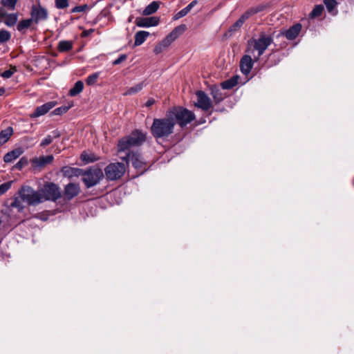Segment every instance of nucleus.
Masks as SVG:
<instances>
[{
    "label": "nucleus",
    "mask_w": 354,
    "mask_h": 354,
    "mask_svg": "<svg viewBox=\"0 0 354 354\" xmlns=\"http://www.w3.org/2000/svg\"><path fill=\"white\" fill-rule=\"evenodd\" d=\"M160 19L157 17H137L136 24L138 27L149 28L156 26L159 24Z\"/></svg>",
    "instance_id": "nucleus-12"
},
{
    "label": "nucleus",
    "mask_w": 354,
    "mask_h": 354,
    "mask_svg": "<svg viewBox=\"0 0 354 354\" xmlns=\"http://www.w3.org/2000/svg\"><path fill=\"white\" fill-rule=\"evenodd\" d=\"M33 23V19L31 18L27 19H23L20 21L17 26V29L19 32H24L25 30L28 29L31 24Z\"/></svg>",
    "instance_id": "nucleus-36"
},
{
    "label": "nucleus",
    "mask_w": 354,
    "mask_h": 354,
    "mask_svg": "<svg viewBox=\"0 0 354 354\" xmlns=\"http://www.w3.org/2000/svg\"><path fill=\"white\" fill-rule=\"evenodd\" d=\"M57 205H59V207L53 211L48 210V212H50L51 215H53L58 212H64L68 209L66 201H59V203H57Z\"/></svg>",
    "instance_id": "nucleus-39"
},
{
    "label": "nucleus",
    "mask_w": 354,
    "mask_h": 354,
    "mask_svg": "<svg viewBox=\"0 0 354 354\" xmlns=\"http://www.w3.org/2000/svg\"><path fill=\"white\" fill-rule=\"evenodd\" d=\"M41 220H44V221H45V220H46V218L41 217Z\"/></svg>",
    "instance_id": "nucleus-57"
},
{
    "label": "nucleus",
    "mask_w": 354,
    "mask_h": 354,
    "mask_svg": "<svg viewBox=\"0 0 354 354\" xmlns=\"http://www.w3.org/2000/svg\"><path fill=\"white\" fill-rule=\"evenodd\" d=\"M324 3L328 12L333 15L337 13V10H336L337 2L336 0H324Z\"/></svg>",
    "instance_id": "nucleus-35"
},
{
    "label": "nucleus",
    "mask_w": 354,
    "mask_h": 354,
    "mask_svg": "<svg viewBox=\"0 0 354 354\" xmlns=\"http://www.w3.org/2000/svg\"><path fill=\"white\" fill-rule=\"evenodd\" d=\"M56 102L51 101L41 106H37L35 111L30 115V118H35L45 115L56 105Z\"/></svg>",
    "instance_id": "nucleus-16"
},
{
    "label": "nucleus",
    "mask_w": 354,
    "mask_h": 354,
    "mask_svg": "<svg viewBox=\"0 0 354 354\" xmlns=\"http://www.w3.org/2000/svg\"><path fill=\"white\" fill-rule=\"evenodd\" d=\"M324 10V6L322 5H317L314 7L313 10L309 14V17L312 19L319 17Z\"/></svg>",
    "instance_id": "nucleus-40"
},
{
    "label": "nucleus",
    "mask_w": 354,
    "mask_h": 354,
    "mask_svg": "<svg viewBox=\"0 0 354 354\" xmlns=\"http://www.w3.org/2000/svg\"><path fill=\"white\" fill-rule=\"evenodd\" d=\"M7 15L4 9L3 8H0V18L5 17Z\"/></svg>",
    "instance_id": "nucleus-53"
},
{
    "label": "nucleus",
    "mask_w": 354,
    "mask_h": 354,
    "mask_svg": "<svg viewBox=\"0 0 354 354\" xmlns=\"http://www.w3.org/2000/svg\"><path fill=\"white\" fill-rule=\"evenodd\" d=\"M53 140V138L51 136H47L40 143V146L44 147L49 145Z\"/></svg>",
    "instance_id": "nucleus-50"
},
{
    "label": "nucleus",
    "mask_w": 354,
    "mask_h": 354,
    "mask_svg": "<svg viewBox=\"0 0 354 354\" xmlns=\"http://www.w3.org/2000/svg\"><path fill=\"white\" fill-rule=\"evenodd\" d=\"M126 138L129 141L131 147H134L142 145L145 141L146 136L141 131L135 130L130 136H126Z\"/></svg>",
    "instance_id": "nucleus-14"
},
{
    "label": "nucleus",
    "mask_w": 354,
    "mask_h": 354,
    "mask_svg": "<svg viewBox=\"0 0 354 354\" xmlns=\"http://www.w3.org/2000/svg\"><path fill=\"white\" fill-rule=\"evenodd\" d=\"M12 133L13 129L11 127H9L6 129L2 130L0 132V143L3 145L7 142L10 138Z\"/></svg>",
    "instance_id": "nucleus-29"
},
{
    "label": "nucleus",
    "mask_w": 354,
    "mask_h": 354,
    "mask_svg": "<svg viewBox=\"0 0 354 354\" xmlns=\"http://www.w3.org/2000/svg\"><path fill=\"white\" fill-rule=\"evenodd\" d=\"M239 77L233 76L231 78L221 83L223 89H231L238 84Z\"/></svg>",
    "instance_id": "nucleus-30"
},
{
    "label": "nucleus",
    "mask_w": 354,
    "mask_h": 354,
    "mask_svg": "<svg viewBox=\"0 0 354 354\" xmlns=\"http://www.w3.org/2000/svg\"><path fill=\"white\" fill-rule=\"evenodd\" d=\"M84 88V84L82 81H77L75 82L74 86L69 90L68 95L71 97L76 96L80 93Z\"/></svg>",
    "instance_id": "nucleus-33"
},
{
    "label": "nucleus",
    "mask_w": 354,
    "mask_h": 354,
    "mask_svg": "<svg viewBox=\"0 0 354 354\" xmlns=\"http://www.w3.org/2000/svg\"><path fill=\"white\" fill-rule=\"evenodd\" d=\"M69 106H60V107H58L57 109H55L53 113L54 115H61V114H63L64 113H66L68 111V110L69 109Z\"/></svg>",
    "instance_id": "nucleus-48"
},
{
    "label": "nucleus",
    "mask_w": 354,
    "mask_h": 354,
    "mask_svg": "<svg viewBox=\"0 0 354 354\" xmlns=\"http://www.w3.org/2000/svg\"><path fill=\"white\" fill-rule=\"evenodd\" d=\"M83 182L87 187L96 185L103 177V172L100 169H91L87 171L83 170Z\"/></svg>",
    "instance_id": "nucleus-7"
},
{
    "label": "nucleus",
    "mask_w": 354,
    "mask_h": 354,
    "mask_svg": "<svg viewBox=\"0 0 354 354\" xmlns=\"http://www.w3.org/2000/svg\"><path fill=\"white\" fill-rule=\"evenodd\" d=\"M126 171V165L124 163H111L104 169L106 178L110 180H115L121 178Z\"/></svg>",
    "instance_id": "nucleus-6"
},
{
    "label": "nucleus",
    "mask_w": 354,
    "mask_h": 354,
    "mask_svg": "<svg viewBox=\"0 0 354 354\" xmlns=\"http://www.w3.org/2000/svg\"><path fill=\"white\" fill-rule=\"evenodd\" d=\"M73 48V41L62 40L58 43L57 50L60 53L68 52Z\"/></svg>",
    "instance_id": "nucleus-31"
},
{
    "label": "nucleus",
    "mask_w": 354,
    "mask_h": 354,
    "mask_svg": "<svg viewBox=\"0 0 354 354\" xmlns=\"http://www.w3.org/2000/svg\"><path fill=\"white\" fill-rule=\"evenodd\" d=\"M5 93V88L3 87L0 88V96L3 95Z\"/></svg>",
    "instance_id": "nucleus-56"
},
{
    "label": "nucleus",
    "mask_w": 354,
    "mask_h": 354,
    "mask_svg": "<svg viewBox=\"0 0 354 354\" xmlns=\"http://www.w3.org/2000/svg\"><path fill=\"white\" fill-rule=\"evenodd\" d=\"M273 42V36L271 33L261 32L258 38H251L248 41L249 48H252L253 50H257L258 54L255 59H259L268 47Z\"/></svg>",
    "instance_id": "nucleus-3"
},
{
    "label": "nucleus",
    "mask_w": 354,
    "mask_h": 354,
    "mask_svg": "<svg viewBox=\"0 0 354 354\" xmlns=\"http://www.w3.org/2000/svg\"><path fill=\"white\" fill-rule=\"evenodd\" d=\"M174 123L167 111L165 116L162 118H154L150 131L156 139H165L174 133Z\"/></svg>",
    "instance_id": "nucleus-1"
},
{
    "label": "nucleus",
    "mask_w": 354,
    "mask_h": 354,
    "mask_svg": "<svg viewBox=\"0 0 354 354\" xmlns=\"http://www.w3.org/2000/svg\"><path fill=\"white\" fill-rule=\"evenodd\" d=\"M122 159L129 164V160L131 162L133 167L137 170L138 176L144 174L148 169L147 163L145 161L141 154L137 152H131L127 154L126 156Z\"/></svg>",
    "instance_id": "nucleus-5"
},
{
    "label": "nucleus",
    "mask_w": 354,
    "mask_h": 354,
    "mask_svg": "<svg viewBox=\"0 0 354 354\" xmlns=\"http://www.w3.org/2000/svg\"><path fill=\"white\" fill-rule=\"evenodd\" d=\"M53 133L54 134V138H59L60 136L59 133L57 131H55Z\"/></svg>",
    "instance_id": "nucleus-55"
},
{
    "label": "nucleus",
    "mask_w": 354,
    "mask_h": 354,
    "mask_svg": "<svg viewBox=\"0 0 354 354\" xmlns=\"http://www.w3.org/2000/svg\"><path fill=\"white\" fill-rule=\"evenodd\" d=\"M301 25L297 23L290 26L288 30L281 31L280 35L284 36L288 40L295 39L301 30Z\"/></svg>",
    "instance_id": "nucleus-15"
},
{
    "label": "nucleus",
    "mask_w": 354,
    "mask_h": 354,
    "mask_svg": "<svg viewBox=\"0 0 354 354\" xmlns=\"http://www.w3.org/2000/svg\"><path fill=\"white\" fill-rule=\"evenodd\" d=\"M11 37L10 33L6 30H0V43H3L8 41Z\"/></svg>",
    "instance_id": "nucleus-44"
},
{
    "label": "nucleus",
    "mask_w": 354,
    "mask_h": 354,
    "mask_svg": "<svg viewBox=\"0 0 354 354\" xmlns=\"http://www.w3.org/2000/svg\"><path fill=\"white\" fill-rule=\"evenodd\" d=\"M100 75V73H94L90 75H88L86 80V83L87 85L91 86L96 83L97 80L98 79Z\"/></svg>",
    "instance_id": "nucleus-42"
},
{
    "label": "nucleus",
    "mask_w": 354,
    "mask_h": 354,
    "mask_svg": "<svg viewBox=\"0 0 354 354\" xmlns=\"http://www.w3.org/2000/svg\"><path fill=\"white\" fill-rule=\"evenodd\" d=\"M25 201H12L10 204V207L12 208H17L18 212H21L24 209L22 202ZM28 205H37L41 203L43 201H26Z\"/></svg>",
    "instance_id": "nucleus-24"
},
{
    "label": "nucleus",
    "mask_w": 354,
    "mask_h": 354,
    "mask_svg": "<svg viewBox=\"0 0 354 354\" xmlns=\"http://www.w3.org/2000/svg\"><path fill=\"white\" fill-rule=\"evenodd\" d=\"M160 2L156 1H152L145 8L142 12L143 15L147 16L155 13L158 10Z\"/></svg>",
    "instance_id": "nucleus-32"
},
{
    "label": "nucleus",
    "mask_w": 354,
    "mask_h": 354,
    "mask_svg": "<svg viewBox=\"0 0 354 354\" xmlns=\"http://www.w3.org/2000/svg\"><path fill=\"white\" fill-rule=\"evenodd\" d=\"M18 21V14L17 13H10L7 14V15L4 17L3 23L6 26L8 27H12L17 23Z\"/></svg>",
    "instance_id": "nucleus-28"
},
{
    "label": "nucleus",
    "mask_w": 354,
    "mask_h": 354,
    "mask_svg": "<svg viewBox=\"0 0 354 354\" xmlns=\"http://www.w3.org/2000/svg\"><path fill=\"white\" fill-rule=\"evenodd\" d=\"M12 181H8L0 185V196L5 194L11 187Z\"/></svg>",
    "instance_id": "nucleus-45"
},
{
    "label": "nucleus",
    "mask_w": 354,
    "mask_h": 354,
    "mask_svg": "<svg viewBox=\"0 0 354 354\" xmlns=\"http://www.w3.org/2000/svg\"><path fill=\"white\" fill-rule=\"evenodd\" d=\"M131 147V145L129 143V141L127 140L126 137L121 138L118 144V152L124 151L128 150Z\"/></svg>",
    "instance_id": "nucleus-38"
},
{
    "label": "nucleus",
    "mask_w": 354,
    "mask_h": 354,
    "mask_svg": "<svg viewBox=\"0 0 354 354\" xmlns=\"http://www.w3.org/2000/svg\"><path fill=\"white\" fill-rule=\"evenodd\" d=\"M269 7H270V4H268V3H266V4L265 3H261V4H259L257 6H253V7L249 8L244 13L245 14V15L249 19L252 16H253V15H256V14H257L259 12H263L264 10H266Z\"/></svg>",
    "instance_id": "nucleus-23"
},
{
    "label": "nucleus",
    "mask_w": 354,
    "mask_h": 354,
    "mask_svg": "<svg viewBox=\"0 0 354 354\" xmlns=\"http://www.w3.org/2000/svg\"><path fill=\"white\" fill-rule=\"evenodd\" d=\"M61 171L64 176L68 178H71L73 177H79L81 176L83 174V170L82 169L71 167L68 166L63 167Z\"/></svg>",
    "instance_id": "nucleus-18"
},
{
    "label": "nucleus",
    "mask_w": 354,
    "mask_h": 354,
    "mask_svg": "<svg viewBox=\"0 0 354 354\" xmlns=\"http://www.w3.org/2000/svg\"><path fill=\"white\" fill-rule=\"evenodd\" d=\"M145 86V84L142 82L137 84H136L133 86H131L129 88L125 93H124V95H134L138 92H140Z\"/></svg>",
    "instance_id": "nucleus-34"
},
{
    "label": "nucleus",
    "mask_w": 354,
    "mask_h": 354,
    "mask_svg": "<svg viewBox=\"0 0 354 354\" xmlns=\"http://www.w3.org/2000/svg\"><path fill=\"white\" fill-rule=\"evenodd\" d=\"M197 3V0L192 1L185 8H184L183 9H182L178 13L176 14L175 19H178L187 15Z\"/></svg>",
    "instance_id": "nucleus-27"
},
{
    "label": "nucleus",
    "mask_w": 354,
    "mask_h": 354,
    "mask_svg": "<svg viewBox=\"0 0 354 354\" xmlns=\"http://www.w3.org/2000/svg\"><path fill=\"white\" fill-rule=\"evenodd\" d=\"M247 19H248V17L243 13L240 18L229 28L228 32L230 35L237 32Z\"/></svg>",
    "instance_id": "nucleus-25"
},
{
    "label": "nucleus",
    "mask_w": 354,
    "mask_h": 354,
    "mask_svg": "<svg viewBox=\"0 0 354 354\" xmlns=\"http://www.w3.org/2000/svg\"><path fill=\"white\" fill-rule=\"evenodd\" d=\"M126 138L129 141L131 147H134L142 145L145 141L146 136L141 131L135 130L130 136H126Z\"/></svg>",
    "instance_id": "nucleus-13"
},
{
    "label": "nucleus",
    "mask_w": 354,
    "mask_h": 354,
    "mask_svg": "<svg viewBox=\"0 0 354 354\" xmlns=\"http://www.w3.org/2000/svg\"><path fill=\"white\" fill-rule=\"evenodd\" d=\"M211 95L216 104H218L222 102L226 97V94L224 93L221 89L217 86H213L210 88Z\"/></svg>",
    "instance_id": "nucleus-22"
},
{
    "label": "nucleus",
    "mask_w": 354,
    "mask_h": 354,
    "mask_svg": "<svg viewBox=\"0 0 354 354\" xmlns=\"http://www.w3.org/2000/svg\"><path fill=\"white\" fill-rule=\"evenodd\" d=\"M186 29L185 25L176 26L165 38L158 43L154 48L153 52L158 55L162 53L171 44L175 41Z\"/></svg>",
    "instance_id": "nucleus-4"
},
{
    "label": "nucleus",
    "mask_w": 354,
    "mask_h": 354,
    "mask_svg": "<svg viewBox=\"0 0 354 354\" xmlns=\"http://www.w3.org/2000/svg\"><path fill=\"white\" fill-rule=\"evenodd\" d=\"M28 160L26 157H22L20 160L15 165L14 168L17 170H21L25 166L28 165Z\"/></svg>",
    "instance_id": "nucleus-43"
},
{
    "label": "nucleus",
    "mask_w": 354,
    "mask_h": 354,
    "mask_svg": "<svg viewBox=\"0 0 354 354\" xmlns=\"http://www.w3.org/2000/svg\"><path fill=\"white\" fill-rule=\"evenodd\" d=\"M42 192L45 195V199H59L61 198L60 189L54 183H45Z\"/></svg>",
    "instance_id": "nucleus-8"
},
{
    "label": "nucleus",
    "mask_w": 354,
    "mask_h": 354,
    "mask_svg": "<svg viewBox=\"0 0 354 354\" xmlns=\"http://www.w3.org/2000/svg\"><path fill=\"white\" fill-rule=\"evenodd\" d=\"M30 16V18L33 19V22L38 24L39 21L47 19L48 13L47 10L40 4L33 5L31 8Z\"/></svg>",
    "instance_id": "nucleus-10"
},
{
    "label": "nucleus",
    "mask_w": 354,
    "mask_h": 354,
    "mask_svg": "<svg viewBox=\"0 0 354 354\" xmlns=\"http://www.w3.org/2000/svg\"><path fill=\"white\" fill-rule=\"evenodd\" d=\"M87 8H88V6L86 4L77 6L74 7L71 10V12H73V13L82 12L85 11Z\"/></svg>",
    "instance_id": "nucleus-49"
},
{
    "label": "nucleus",
    "mask_w": 354,
    "mask_h": 354,
    "mask_svg": "<svg viewBox=\"0 0 354 354\" xmlns=\"http://www.w3.org/2000/svg\"><path fill=\"white\" fill-rule=\"evenodd\" d=\"M253 66V61L250 55H244L240 62V68L241 72L245 74L248 75L250 73L252 68Z\"/></svg>",
    "instance_id": "nucleus-17"
},
{
    "label": "nucleus",
    "mask_w": 354,
    "mask_h": 354,
    "mask_svg": "<svg viewBox=\"0 0 354 354\" xmlns=\"http://www.w3.org/2000/svg\"><path fill=\"white\" fill-rule=\"evenodd\" d=\"M80 192V185L76 183H69L66 185L64 189V194L69 198H73L77 196Z\"/></svg>",
    "instance_id": "nucleus-19"
},
{
    "label": "nucleus",
    "mask_w": 354,
    "mask_h": 354,
    "mask_svg": "<svg viewBox=\"0 0 354 354\" xmlns=\"http://www.w3.org/2000/svg\"><path fill=\"white\" fill-rule=\"evenodd\" d=\"M196 95L197 97V102L195 103L196 106L205 111H207L212 108V100L204 91H198Z\"/></svg>",
    "instance_id": "nucleus-9"
},
{
    "label": "nucleus",
    "mask_w": 354,
    "mask_h": 354,
    "mask_svg": "<svg viewBox=\"0 0 354 354\" xmlns=\"http://www.w3.org/2000/svg\"><path fill=\"white\" fill-rule=\"evenodd\" d=\"M16 71V67H11L10 69L3 71L1 76L3 78H10Z\"/></svg>",
    "instance_id": "nucleus-46"
},
{
    "label": "nucleus",
    "mask_w": 354,
    "mask_h": 354,
    "mask_svg": "<svg viewBox=\"0 0 354 354\" xmlns=\"http://www.w3.org/2000/svg\"><path fill=\"white\" fill-rule=\"evenodd\" d=\"M22 153L23 150L21 148L19 147L5 154L3 156V161L6 163H10L17 159Z\"/></svg>",
    "instance_id": "nucleus-21"
},
{
    "label": "nucleus",
    "mask_w": 354,
    "mask_h": 354,
    "mask_svg": "<svg viewBox=\"0 0 354 354\" xmlns=\"http://www.w3.org/2000/svg\"><path fill=\"white\" fill-rule=\"evenodd\" d=\"M55 6L58 9H64L68 6V0H55Z\"/></svg>",
    "instance_id": "nucleus-47"
},
{
    "label": "nucleus",
    "mask_w": 354,
    "mask_h": 354,
    "mask_svg": "<svg viewBox=\"0 0 354 354\" xmlns=\"http://www.w3.org/2000/svg\"><path fill=\"white\" fill-rule=\"evenodd\" d=\"M156 103V100L153 98H149L145 103L147 107H150Z\"/></svg>",
    "instance_id": "nucleus-52"
},
{
    "label": "nucleus",
    "mask_w": 354,
    "mask_h": 354,
    "mask_svg": "<svg viewBox=\"0 0 354 354\" xmlns=\"http://www.w3.org/2000/svg\"><path fill=\"white\" fill-rule=\"evenodd\" d=\"M93 32V29H89L88 30H84L83 32H82V35L84 37H86V36H88L90 33Z\"/></svg>",
    "instance_id": "nucleus-54"
},
{
    "label": "nucleus",
    "mask_w": 354,
    "mask_h": 354,
    "mask_svg": "<svg viewBox=\"0 0 354 354\" xmlns=\"http://www.w3.org/2000/svg\"><path fill=\"white\" fill-rule=\"evenodd\" d=\"M149 32L145 30L138 31L134 36V46H138L142 44L149 36Z\"/></svg>",
    "instance_id": "nucleus-26"
},
{
    "label": "nucleus",
    "mask_w": 354,
    "mask_h": 354,
    "mask_svg": "<svg viewBox=\"0 0 354 354\" xmlns=\"http://www.w3.org/2000/svg\"><path fill=\"white\" fill-rule=\"evenodd\" d=\"M17 0H1V4L10 10L15 8Z\"/></svg>",
    "instance_id": "nucleus-41"
},
{
    "label": "nucleus",
    "mask_w": 354,
    "mask_h": 354,
    "mask_svg": "<svg viewBox=\"0 0 354 354\" xmlns=\"http://www.w3.org/2000/svg\"><path fill=\"white\" fill-rule=\"evenodd\" d=\"M127 58V56L125 54L120 55L118 58L115 59L113 62V65H118L121 64L122 62L125 61Z\"/></svg>",
    "instance_id": "nucleus-51"
},
{
    "label": "nucleus",
    "mask_w": 354,
    "mask_h": 354,
    "mask_svg": "<svg viewBox=\"0 0 354 354\" xmlns=\"http://www.w3.org/2000/svg\"><path fill=\"white\" fill-rule=\"evenodd\" d=\"M53 160V156L52 155H48L33 158L31 161L34 167H42L51 163Z\"/></svg>",
    "instance_id": "nucleus-20"
},
{
    "label": "nucleus",
    "mask_w": 354,
    "mask_h": 354,
    "mask_svg": "<svg viewBox=\"0 0 354 354\" xmlns=\"http://www.w3.org/2000/svg\"><path fill=\"white\" fill-rule=\"evenodd\" d=\"M167 111L173 120L174 126L178 124L181 128L186 127L196 119L193 111L183 106H173Z\"/></svg>",
    "instance_id": "nucleus-2"
},
{
    "label": "nucleus",
    "mask_w": 354,
    "mask_h": 354,
    "mask_svg": "<svg viewBox=\"0 0 354 354\" xmlns=\"http://www.w3.org/2000/svg\"><path fill=\"white\" fill-rule=\"evenodd\" d=\"M81 160L85 163V164H88V163H90V162H93L96 160H98V158L95 156V154L93 153H87L86 151H84L82 154H81Z\"/></svg>",
    "instance_id": "nucleus-37"
},
{
    "label": "nucleus",
    "mask_w": 354,
    "mask_h": 354,
    "mask_svg": "<svg viewBox=\"0 0 354 354\" xmlns=\"http://www.w3.org/2000/svg\"><path fill=\"white\" fill-rule=\"evenodd\" d=\"M18 194L21 199H41L40 194L28 185H22Z\"/></svg>",
    "instance_id": "nucleus-11"
}]
</instances>
